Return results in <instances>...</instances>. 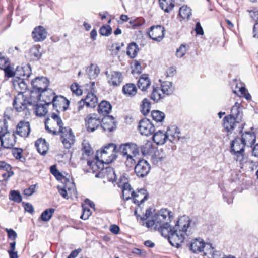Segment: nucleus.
<instances>
[{
	"instance_id": "59",
	"label": "nucleus",
	"mask_w": 258,
	"mask_h": 258,
	"mask_svg": "<svg viewBox=\"0 0 258 258\" xmlns=\"http://www.w3.org/2000/svg\"><path fill=\"white\" fill-rule=\"evenodd\" d=\"M83 150L84 153L87 156H90L93 152L90 145L85 141L82 143Z\"/></svg>"
},
{
	"instance_id": "36",
	"label": "nucleus",
	"mask_w": 258,
	"mask_h": 258,
	"mask_svg": "<svg viewBox=\"0 0 258 258\" xmlns=\"http://www.w3.org/2000/svg\"><path fill=\"white\" fill-rule=\"evenodd\" d=\"M139 50L138 45L135 42L130 43L127 48V55L132 58L136 57Z\"/></svg>"
},
{
	"instance_id": "24",
	"label": "nucleus",
	"mask_w": 258,
	"mask_h": 258,
	"mask_svg": "<svg viewBox=\"0 0 258 258\" xmlns=\"http://www.w3.org/2000/svg\"><path fill=\"white\" fill-rule=\"evenodd\" d=\"M105 74L107 75L108 78V82L110 85L116 87L120 85L122 81V76L121 72L117 71L111 72L110 77L108 74V72H106Z\"/></svg>"
},
{
	"instance_id": "35",
	"label": "nucleus",
	"mask_w": 258,
	"mask_h": 258,
	"mask_svg": "<svg viewBox=\"0 0 258 258\" xmlns=\"http://www.w3.org/2000/svg\"><path fill=\"white\" fill-rule=\"evenodd\" d=\"M159 5L162 10L168 13L174 7V0H159Z\"/></svg>"
},
{
	"instance_id": "26",
	"label": "nucleus",
	"mask_w": 258,
	"mask_h": 258,
	"mask_svg": "<svg viewBox=\"0 0 258 258\" xmlns=\"http://www.w3.org/2000/svg\"><path fill=\"white\" fill-rule=\"evenodd\" d=\"M12 83L14 87L19 91V93H23V91L27 88L24 78H21L20 77H15L13 79Z\"/></svg>"
},
{
	"instance_id": "8",
	"label": "nucleus",
	"mask_w": 258,
	"mask_h": 258,
	"mask_svg": "<svg viewBox=\"0 0 258 258\" xmlns=\"http://www.w3.org/2000/svg\"><path fill=\"white\" fill-rule=\"evenodd\" d=\"M104 163L103 161L97 160L94 164L95 166L94 171L97 169L101 170H102V173L106 176L109 181H115L116 179V176L113 168L109 166L104 167Z\"/></svg>"
},
{
	"instance_id": "33",
	"label": "nucleus",
	"mask_w": 258,
	"mask_h": 258,
	"mask_svg": "<svg viewBox=\"0 0 258 258\" xmlns=\"http://www.w3.org/2000/svg\"><path fill=\"white\" fill-rule=\"evenodd\" d=\"M84 100L86 102V106L90 108L95 107L98 103L97 97L92 93H88Z\"/></svg>"
},
{
	"instance_id": "45",
	"label": "nucleus",
	"mask_w": 258,
	"mask_h": 258,
	"mask_svg": "<svg viewBox=\"0 0 258 258\" xmlns=\"http://www.w3.org/2000/svg\"><path fill=\"white\" fill-rule=\"evenodd\" d=\"M151 116L152 119L157 123L162 122L165 118L164 113L159 110L152 111Z\"/></svg>"
},
{
	"instance_id": "18",
	"label": "nucleus",
	"mask_w": 258,
	"mask_h": 258,
	"mask_svg": "<svg viewBox=\"0 0 258 258\" xmlns=\"http://www.w3.org/2000/svg\"><path fill=\"white\" fill-rule=\"evenodd\" d=\"M164 28L161 25L152 26L148 32L149 37L153 40L160 42L164 36Z\"/></svg>"
},
{
	"instance_id": "38",
	"label": "nucleus",
	"mask_w": 258,
	"mask_h": 258,
	"mask_svg": "<svg viewBox=\"0 0 258 258\" xmlns=\"http://www.w3.org/2000/svg\"><path fill=\"white\" fill-rule=\"evenodd\" d=\"M161 92L166 95L171 94L174 91V88L170 82H164L161 84Z\"/></svg>"
},
{
	"instance_id": "4",
	"label": "nucleus",
	"mask_w": 258,
	"mask_h": 258,
	"mask_svg": "<svg viewBox=\"0 0 258 258\" xmlns=\"http://www.w3.org/2000/svg\"><path fill=\"white\" fill-rule=\"evenodd\" d=\"M179 134L178 128L175 126H172L171 128H168L165 133L161 130L156 132L153 136V140L157 145H163L167 139L172 142V140L176 136L179 139Z\"/></svg>"
},
{
	"instance_id": "23",
	"label": "nucleus",
	"mask_w": 258,
	"mask_h": 258,
	"mask_svg": "<svg viewBox=\"0 0 258 258\" xmlns=\"http://www.w3.org/2000/svg\"><path fill=\"white\" fill-rule=\"evenodd\" d=\"M47 36V31L41 26L36 27L32 33V37L35 42L43 41L46 38Z\"/></svg>"
},
{
	"instance_id": "19",
	"label": "nucleus",
	"mask_w": 258,
	"mask_h": 258,
	"mask_svg": "<svg viewBox=\"0 0 258 258\" xmlns=\"http://www.w3.org/2000/svg\"><path fill=\"white\" fill-rule=\"evenodd\" d=\"M30 131V125L29 121L21 120L17 124L16 131L14 133L21 137L26 138L29 136Z\"/></svg>"
},
{
	"instance_id": "50",
	"label": "nucleus",
	"mask_w": 258,
	"mask_h": 258,
	"mask_svg": "<svg viewBox=\"0 0 258 258\" xmlns=\"http://www.w3.org/2000/svg\"><path fill=\"white\" fill-rule=\"evenodd\" d=\"M0 169L8 172V177H10L14 174L13 171H12L11 165L4 161H0Z\"/></svg>"
},
{
	"instance_id": "49",
	"label": "nucleus",
	"mask_w": 258,
	"mask_h": 258,
	"mask_svg": "<svg viewBox=\"0 0 258 258\" xmlns=\"http://www.w3.org/2000/svg\"><path fill=\"white\" fill-rule=\"evenodd\" d=\"M144 23L145 20L142 17H139L130 21L131 27L134 29L137 28L142 26Z\"/></svg>"
},
{
	"instance_id": "29",
	"label": "nucleus",
	"mask_w": 258,
	"mask_h": 258,
	"mask_svg": "<svg viewBox=\"0 0 258 258\" xmlns=\"http://www.w3.org/2000/svg\"><path fill=\"white\" fill-rule=\"evenodd\" d=\"M35 145L38 152L41 155H45L48 150V145L45 140L42 138L38 139L36 142Z\"/></svg>"
},
{
	"instance_id": "30",
	"label": "nucleus",
	"mask_w": 258,
	"mask_h": 258,
	"mask_svg": "<svg viewBox=\"0 0 258 258\" xmlns=\"http://www.w3.org/2000/svg\"><path fill=\"white\" fill-rule=\"evenodd\" d=\"M112 109L110 103L107 101H102L99 104L98 111L99 114H102L104 116H107L110 113Z\"/></svg>"
},
{
	"instance_id": "6",
	"label": "nucleus",
	"mask_w": 258,
	"mask_h": 258,
	"mask_svg": "<svg viewBox=\"0 0 258 258\" xmlns=\"http://www.w3.org/2000/svg\"><path fill=\"white\" fill-rule=\"evenodd\" d=\"M118 152L125 157L127 156H137L139 154V149L134 143H126L119 146Z\"/></svg>"
},
{
	"instance_id": "43",
	"label": "nucleus",
	"mask_w": 258,
	"mask_h": 258,
	"mask_svg": "<svg viewBox=\"0 0 258 258\" xmlns=\"http://www.w3.org/2000/svg\"><path fill=\"white\" fill-rule=\"evenodd\" d=\"M141 111L144 115H146L150 112L151 108V103L150 101L147 99H144L140 105Z\"/></svg>"
},
{
	"instance_id": "20",
	"label": "nucleus",
	"mask_w": 258,
	"mask_h": 258,
	"mask_svg": "<svg viewBox=\"0 0 258 258\" xmlns=\"http://www.w3.org/2000/svg\"><path fill=\"white\" fill-rule=\"evenodd\" d=\"M59 133L61 134V142L64 147L67 149H69L71 147V145L74 144L75 141V136H74L72 130L68 128L67 131L63 130L62 132H59Z\"/></svg>"
},
{
	"instance_id": "46",
	"label": "nucleus",
	"mask_w": 258,
	"mask_h": 258,
	"mask_svg": "<svg viewBox=\"0 0 258 258\" xmlns=\"http://www.w3.org/2000/svg\"><path fill=\"white\" fill-rule=\"evenodd\" d=\"M161 89L158 87L153 86V91L151 95V99L154 101L157 102L163 98L160 93Z\"/></svg>"
},
{
	"instance_id": "57",
	"label": "nucleus",
	"mask_w": 258,
	"mask_h": 258,
	"mask_svg": "<svg viewBox=\"0 0 258 258\" xmlns=\"http://www.w3.org/2000/svg\"><path fill=\"white\" fill-rule=\"evenodd\" d=\"M250 18L254 21H258V8H253L251 10H248Z\"/></svg>"
},
{
	"instance_id": "15",
	"label": "nucleus",
	"mask_w": 258,
	"mask_h": 258,
	"mask_svg": "<svg viewBox=\"0 0 258 258\" xmlns=\"http://www.w3.org/2000/svg\"><path fill=\"white\" fill-rule=\"evenodd\" d=\"M138 128L142 135L146 136L152 134L155 131L154 125L146 118L140 121Z\"/></svg>"
},
{
	"instance_id": "47",
	"label": "nucleus",
	"mask_w": 258,
	"mask_h": 258,
	"mask_svg": "<svg viewBox=\"0 0 258 258\" xmlns=\"http://www.w3.org/2000/svg\"><path fill=\"white\" fill-rule=\"evenodd\" d=\"M12 153L16 159L24 163L26 158L22 155L23 150L21 148H14L12 149Z\"/></svg>"
},
{
	"instance_id": "32",
	"label": "nucleus",
	"mask_w": 258,
	"mask_h": 258,
	"mask_svg": "<svg viewBox=\"0 0 258 258\" xmlns=\"http://www.w3.org/2000/svg\"><path fill=\"white\" fill-rule=\"evenodd\" d=\"M137 89L133 83H127L122 87V92L127 96L133 97L137 93Z\"/></svg>"
},
{
	"instance_id": "44",
	"label": "nucleus",
	"mask_w": 258,
	"mask_h": 258,
	"mask_svg": "<svg viewBox=\"0 0 258 258\" xmlns=\"http://www.w3.org/2000/svg\"><path fill=\"white\" fill-rule=\"evenodd\" d=\"M54 212L55 209L53 208L46 209L42 213L41 215L40 218L41 220L44 222H47L49 221Z\"/></svg>"
},
{
	"instance_id": "3",
	"label": "nucleus",
	"mask_w": 258,
	"mask_h": 258,
	"mask_svg": "<svg viewBox=\"0 0 258 258\" xmlns=\"http://www.w3.org/2000/svg\"><path fill=\"white\" fill-rule=\"evenodd\" d=\"M242 117L240 104L236 102L231 108L230 115L225 116L223 119L224 128L227 132H230L238 126V132L241 133L244 128V124L241 123Z\"/></svg>"
},
{
	"instance_id": "51",
	"label": "nucleus",
	"mask_w": 258,
	"mask_h": 258,
	"mask_svg": "<svg viewBox=\"0 0 258 258\" xmlns=\"http://www.w3.org/2000/svg\"><path fill=\"white\" fill-rule=\"evenodd\" d=\"M99 33L102 36H108L112 33V28L110 25H103L100 28Z\"/></svg>"
},
{
	"instance_id": "22",
	"label": "nucleus",
	"mask_w": 258,
	"mask_h": 258,
	"mask_svg": "<svg viewBox=\"0 0 258 258\" xmlns=\"http://www.w3.org/2000/svg\"><path fill=\"white\" fill-rule=\"evenodd\" d=\"M101 128L104 131L112 132L116 128L115 118L111 115L104 116L101 120Z\"/></svg>"
},
{
	"instance_id": "27",
	"label": "nucleus",
	"mask_w": 258,
	"mask_h": 258,
	"mask_svg": "<svg viewBox=\"0 0 258 258\" xmlns=\"http://www.w3.org/2000/svg\"><path fill=\"white\" fill-rule=\"evenodd\" d=\"M138 87L142 91H146L151 85L150 79L147 74L141 76L138 81Z\"/></svg>"
},
{
	"instance_id": "48",
	"label": "nucleus",
	"mask_w": 258,
	"mask_h": 258,
	"mask_svg": "<svg viewBox=\"0 0 258 258\" xmlns=\"http://www.w3.org/2000/svg\"><path fill=\"white\" fill-rule=\"evenodd\" d=\"M9 199L18 203L22 201V196L19 191L17 190H11L9 194Z\"/></svg>"
},
{
	"instance_id": "13",
	"label": "nucleus",
	"mask_w": 258,
	"mask_h": 258,
	"mask_svg": "<svg viewBox=\"0 0 258 258\" xmlns=\"http://www.w3.org/2000/svg\"><path fill=\"white\" fill-rule=\"evenodd\" d=\"M13 107L18 112H21L27 109V105H31L28 99L23 93H18L13 101Z\"/></svg>"
},
{
	"instance_id": "1",
	"label": "nucleus",
	"mask_w": 258,
	"mask_h": 258,
	"mask_svg": "<svg viewBox=\"0 0 258 258\" xmlns=\"http://www.w3.org/2000/svg\"><path fill=\"white\" fill-rule=\"evenodd\" d=\"M190 222L189 217L184 216L181 217L177 222L174 227H170L169 230H168V235L163 236L167 237L173 246L177 248H180L185 239V234L188 235L186 232L187 228L190 226Z\"/></svg>"
},
{
	"instance_id": "31",
	"label": "nucleus",
	"mask_w": 258,
	"mask_h": 258,
	"mask_svg": "<svg viewBox=\"0 0 258 258\" xmlns=\"http://www.w3.org/2000/svg\"><path fill=\"white\" fill-rule=\"evenodd\" d=\"M87 74L90 79H96L100 73L99 67L94 63H91L86 70Z\"/></svg>"
},
{
	"instance_id": "54",
	"label": "nucleus",
	"mask_w": 258,
	"mask_h": 258,
	"mask_svg": "<svg viewBox=\"0 0 258 258\" xmlns=\"http://www.w3.org/2000/svg\"><path fill=\"white\" fill-rule=\"evenodd\" d=\"M4 71L5 76L8 78L14 77L16 74V72H15L13 68L10 67V64L3 69Z\"/></svg>"
},
{
	"instance_id": "28",
	"label": "nucleus",
	"mask_w": 258,
	"mask_h": 258,
	"mask_svg": "<svg viewBox=\"0 0 258 258\" xmlns=\"http://www.w3.org/2000/svg\"><path fill=\"white\" fill-rule=\"evenodd\" d=\"M240 139L241 142L244 143L245 145L249 144L250 146H252L255 143L256 136L253 132H245L244 134L242 135Z\"/></svg>"
},
{
	"instance_id": "17",
	"label": "nucleus",
	"mask_w": 258,
	"mask_h": 258,
	"mask_svg": "<svg viewBox=\"0 0 258 258\" xmlns=\"http://www.w3.org/2000/svg\"><path fill=\"white\" fill-rule=\"evenodd\" d=\"M86 126L89 132H93L101 124V119L96 114H91L85 119Z\"/></svg>"
},
{
	"instance_id": "62",
	"label": "nucleus",
	"mask_w": 258,
	"mask_h": 258,
	"mask_svg": "<svg viewBox=\"0 0 258 258\" xmlns=\"http://www.w3.org/2000/svg\"><path fill=\"white\" fill-rule=\"evenodd\" d=\"M36 185H31L29 188L24 190V195L26 196H31L34 192Z\"/></svg>"
},
{
	"instance_id": "10",
	"label": "nucleus",
	"mask_w": 258,
	"mask_h": 258,
	"mask_svg": "<svg viewBox=\"0 0 258 258\" xmlns=\"http://www.w3.org/2000/svg\"><path fill=\"white\" fill-rule=\"evenodd\" d=\"M117 152H118L117 146L113 143L108 144L101 150L102 155H109L108 156L109 159H107L106 162L107 164L113 162L117 158Z\"/></svg>"
},
{
	"instance_id": "60",
	"label": "nucleus",
	"mask_w": 258,
	"mask_h": 258,
	"mask_svg": "<svg viewBox=\"0 0 258 258\" xmlns=\"http://www.w3.org/2000/svg\"><path fill=\"white\" fill-rule=\"evenodd\" d=\"M10 64L8 58L4 56L0 53V69L3 70Z\"/></svg>"
},
{
	"instance_id": "25",
	"label": "nucleus",
	"mask_w": 258,
	"mask_h": 258,
	"mask_svg": "<svg viewBox=\"0 0 258 258\" xmlns=\"http://www.w3.org/2000/svg\"><path fill=\"white\" fill-rule=\"evenodd\" d=\"M55 93L51 89L43 90L39 95V99L45 102L46 105L53 103V98L55 97Z\"/></svg>"
},
{
	"instance_id": "7",
	"label": "nucleus",
	"mask_w": 258,
	"mask_h": 258,
	"mask_svg": "<svg viewBox=\"0 0 258 258\" xmlns=\"http://www.w3.org/2000/svg\"><path fill=\"white\" fill-rule=\"evenodd\" d=\"M189 247L190 250L195 253L204 252V248L206 249L205 252L208 251V249L211 250L214 248L211 244L206 243L201 238H196L192 240L189 245Z\"/></svg>"
},
{
	"instance_id": "14",
	"label": "nucleus",
	"mask_w": 258,
	"mask_h": 258,
	"mask_svg": "<svg viewBox=\"0 0 258 258\" xmlns=\"http://www.w3.org/2000/svg\"><path fill=\"white\" fill-rule=\"evenodd\" d=\"M135 172L139 177L143 178L147 176L150 170V165L144 159L139 160L134 168Z\"/></svg>"
},
{
	"instance_id": "58",
	"label": "nucleus",
	"mask_w": 258,
	"mask_h": 258,
	"mask_svg": "<svg viewBox=\"0 0 258 258\" xmlns=\"http://www.w3.org/2000/svg\"><path fill=\"white\" fill-rule=\"evenodd\" d=\"M186 51V46L185 45L182 44L176 50V56L178 57L181 58L185 55Z\"/></svg>"
},
{
	"instance_id": "64",
	"label": "nucleus",
	"mask_w": 258,
	"mask_h": 258,
	"mask_svg": "<svg viewBox=\"0 0 258 258\" xmlns=\"http://www.w3.org/2000/svg\"><path fill=\"white\" fill-rule=\"evenodd\" d=\"M23 204L24 205V207L25 210V211L29 212L30 213L32 214L34 212V208L32 205L29 203H26L24 202L23 203Z\"/></svg>"
},
{
	"instance_id": "52",
	"label": "nucleus",
	"mask_w": 258,
	"mask_h": 258,
	"mask_svg": "<svg viewBox=\"0 0 258 258\" xmlns=\"http://www.w3.org/2000/svg\"><path fill=\"white\" fill-rule=\"evenodd\" d=\"M82 214L81 215L80 218H81V219L85 220L89 218V217L92 214V212H91L90 209L89 208L87 207L84 204H82Z\"/></svg>"
},
{
	"instance_id": "5",
	"label": "nucleus",
	"mask_w": 258,
	"mask_h": 258,
	"mask_svg": "<svg viewBox=\"0 0 258 258\" xmlns=\"http://www.w3.org/2000/svg\"><path fill=\"white\" fill-rule=\"evenodd\" d=\"M245 145L240 138L236 137L232 141L230 145V152L236 156V160L241 162L243 159Z\"/></svg>"
},
{
	"instance_id": "61",
	"label": "nucleus",
	"mask_w": 258,
	"mask_h": 258,
	"mask_svg": "<svg viewBox=\"0 0 258 258\" xmlns=\"http://www.w3.org/2000/svg\"><path fill=\"white\" fill-rule=\"evenodd\" d=\"M6 231L7 232L8 238L11 240H15L17 238V234L13 229L6 228Z\"/></svg>"
},
{
	"instance_id": "40",
	"label": "nucleus",
	"mask_w": 258,
	"mask_h": 258,
	"mask_svg": "<svg viewBox=\"0 0 258 258\" xmlns=\"http://www.w3.org/2000/svg\"><path fill=\"white\" fill-rule=\"evenodd\" d=\"M238 92H239L241 93V95L244 97L246 100H249L250 99L251 95L247 92V90L245 87L243 86L242 84H239V86L236 85V90H233V93L235 94H237Z\"/></svg>"
},
{
	"instance_id": "63",
	"label": "nucleus",
	"mask_w": 258,
	"mask_h": 258,
	"mask_svg": "<svg viewBox=\"0 0 258 258\" xmlns=\"http://www.w3.org/2000/svg\"><path fill=\"white\" fill-rule=\"evenodd\" d=\"M71 89L73 93L77 95L82 94L81 90L79 89V87L77 84H72L71 86Z\"/></svg>"
},
{
	"instance_id": "41",
	"label": "nucleus",
	"mask_w": 258,
	"mask_h": 258,
	"mask_svg": "<svg viewBox=\"0 0 258 258\" xmlns=\"http://www.w3.org/2000/svg\"><path fill=\"white\" fill-rule=\"evenodd\" d=\"M179 15L182 19L188 20L191 15V9L187 6H183L180 8Z\"/></svg>"
},
{
	"instance_id": "37",
	"label": "nucleus",
	"mask_w": 258,
	"mask_h": 258,
	"mask_svg": "<svg viewBox=\"0 0 258 258\" xmlns=\"http://www.w3.org/2000/svg\"><path fill=\"white\" fill-rule=\"evenodd\" d=\"M153 149L151 141L147 140L146 142L141 147V152L143 156L149 155Z\"/></svg>"
},
{
	"instance_id": "42",
	"label": "nucleus",
	"mask_w": 258,
	"mask_h": 258,
	"mask_svg": "<svg viewBox=\"0 0 258 258\" xmlns=\"http://www.w3.org/2000/svg\"><path fill=\"white\" fill-rule=\"evenodd\" d=\"M45 105L41 103L35 105V112L37 116H44L46 114L48 110Z\"/></svg>"
},
{
	"instance_id": "12",
	"label": "nucleus",
	"mask_w": 258,
	"mask_h": 258,
	"mask_svg": "<svg viewBox=\"0 0 258 258\" xmlns=\"http://www.w3.org/2000/svg\"><path fill=\"white\" fill-rule=\"evenodd\" d=\"M16 134H10L7 130V126L4 123V128L2 127V136L3 141V148L9 149L13 147L16 142Z\"/></svg>"
},
{
	"instance_id": "21",
	"label": "nucleus",
	"mask_w": 258,
	"mask_h": 258,
	"mask_svg": "<svg viewBox=\"0 0 258 258\" xmlns=\"http://www.w3.org/2000/svg\"><path fill=\"white\" fill-rule=\"evenodd\" d=\"M148 193L145 188H141L135 191V194L133 197V202L136 204L138 208H141V205L148 199Z\"/></svg>"
},
{
	"instance_id": "9",
	"label": "nucleus",
	"mask_w": 258,
	"mask_h": 258,
	"mask_svg": "<svg viewBox=\"0 0 258 258\" xmlns=\"http://www.w3.org/2000/svg\"><path fill=\"white\" fill-rule=\"evenodd\" d=\"M118 186L121 187L122 197L124 200L127 201L133 198L135 194V191L127 182V179L124 177H121L120 182L118 183Z\"/></svg>"
},
{
	"instance_id": "55",
	"label": "nucleus",
	"mask_w": 258,
	"mask_h": 258,
	"mask_svg": "<svg viewBox=\"0 0 258 258\" xmlns=\"http://www.w3.org/2000/svg\"><path fill=\"white\" fill-rule=\"evenodd\" d=\"M213 249H208L207 252H204V254L206 255L208 253L212 255V258H224L223 253L220 251H213Z\"/></svg>"
},
{
	"instance_id": "34",
	"label": "nucleus",
	"mask_w": 258,
	"mask_h": 258,
	"mask_svg": "<svg viewBox=\"0 0 258 258\" xmlns=\"http://www.w3.org/2000/svg\"><path fill=\"white\" fill-rule=\"evenodd\" d=\"M16 74L23 77V78H28L31 74V68L30 65L27 64L19 69L18 68L16 70Z\"/></svg>"
},
{
	"instance_id": "53",
	"label": "nucleus",
	"mask_w": 258,
	"mask_h": 258,
	"mask_svg": "<svg viewBox=\"0 0 258 258\" xmlns=\"http://www.w3.org/2000/svg\"><path fill=\"white\" fill-rule=\"evenodd\" d=\"M165 157L160 155V153L158 151L155 152L152 156V160L154 164H157L159 162L162 161Z\"/></svg>"
},
{
	"instance_id": "11",
	"label": "nucleus",
	"mask_w": 258,
	"mask_h": 258,
	"mask_svg": "<svg viewBox=\"0 0 258 258\" xmlns=\"http://www.w3.org/2000/svg\"><path fill=\"white\" fill-rule=\"evenodd\" d=\"M49 80L44 77H37L31 82L32 92L40 93L43 90L47 89L49 85Z\"/></svg>"
},
{
	"instance_id": "16",
	"label": "nucleus",
	"mask_w": 258,
	"mask_h": 258,
	"mask_svg": "<svg viewBox=\"0 0 258 258\" xmlns=\"http://www.w3.org/2000/svg\"><path fill=\"white\" fill-rule=\"evenodd\" d=\"M70 101L62 96H56L53 98V106L57 112L65 111L69 107Z\"/></svg>"
},
{
	"instance_id": "39",
	"label": "nucleus",
	"mask_w": 258,
	"mask_h": 258,
	"mask_svg": "<svg viewBox=\"0 0 258 258\" xmlns=\"http://www.w3.org/2000/svg\"><path fill=\"white\" fill-rule=\"evenodd\" d=\"M41 47L40 45H35L30 49V54L33 59L35 60L39 59L42 56V52L40 51Z\"/></svg>"
},
{
	"instance_id": "56",
	"label": "nucleus",
	"mask_w": 258,
	"mask_h": 258,
	"mask_svg": "<svg viewBox=\"0 0 258 258\" xmlns=\"http://www.w3.org/2000/svg\"><path fill=\"white\" fill-rule=\"evenodd\" d=\"M135 156H127L125 157L126 158L125 164L126 167H127L128 168H131L135 165L136 161L134 159V157Z\"/></svg>"
},
{
	"instance_id": "2",
	"label": "nucleus",
	"mask_w": 258,
	"mask_h": 258,
	"mask_svg": "<svg viewBox=\"0 0 258 258\" xmlns=\"http://www.w3.org/2000/svg\"><path fill=\"white\" fill-rule=\"evenodd\" d=\"M172 212L167 209H162L152 217V220H148L143 223L148 228L154 226V229L158 231L162 236H167L171 227V218Z\"/></svg>"
}]
</instances>
